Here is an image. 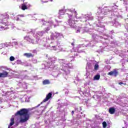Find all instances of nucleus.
I'll return each mask as SVG.
<instances>
[{
    "mask_svg": "<svg viewBox=\"0 0 128 128\" xmlns=\"http://www.w3.org/2000/svg\"><path fill=\"white\" fill-rule=\"evenodd\" d=\"M124 83H122V82H120L118 83V84H120V85H122V84H123Z\"/></svg>",
    "mask_w": 128,
    "mask_h": 128,
    "instance_id": "412c9836",
    "label": "nucleus"
},
{
    "mask_svg": "<svg viewBox=\"0 0 128 128\" xmlns=\"http://www.w3.org/2000/svg\"><path fill=\"white\" fill-rule=\"evenodd\" d=\"M99 67L100 66H98V64H96L94 66V70H98Z\"/></svg>",
    "mask_w": 128,
    "mask_h": 128,
    "instance_id": "f8f14e48",
    "label": "nucleus"
},
{
    "mask_svg": "<svg viewBox=\"0 0 128 128\" xmlns=\"http://www.w3.org/2000/svg\"><path fill=\"white\" fill-rule=\"evenodd\" d=\"M10 62H14V60H16V58H14V57L12 56H11L10 58Z\"/></svg>",
    "mask_w": 128,
    "mask_h": 128,
    "instance_id": "2eb2a0df",
    "label": "nucleus"
},
{
    "mask_svg": "<svg viewBox=\"0 0 128 128\" xmlns=\"http://www.w3.org/2000/svg\"><path fill=\"white\" fill-rule=\"evenodd\" d=\"M115 77L118 76V72L116 70L114 69L113 71H111L108 73V76H114Z\"/></svg>",
    "mask_w": 128,
    "mask_h": 128,
    "instance_id": "f03ea898",
    "label": "nucleus"
},
{
    "mask_svg": "<svg viewBox=\"0 0 128 128\" xmlns=\"http://www.w3.org/2000/svg\"><path fill=\"white\" fill-rule=\"evenodd\" d=\"M24 56H26V58H34V54H33L32 53H24Z\"/></svg>",
    "mask_w": 128,
    "mask_h": 128,
    "instance_id": "0eeeda50",
    "label": "nucleus"
},
{
    "mask_svg": "<svg viewBox=\"0 0 128 128\" xmlns=\"http://www.w3.org/2000/svg\"><path fill=\"white\" fill-rule=\"evenodd\" d=\"M108 112L110 114H114L116 112V109L114 108H110Z\"/></svg>",
    "mask_w": 128,
    "mask_h": 128,
    "instance_id": "6e6552de",
    "label": "nucleus"
},
{
    "mask_svg": "<svg viewBox=\"0 0 128 128\" xmlns=\"http://www.w3.org/2000/svg\"><path fill=\"white\" fill-rule=\"evenodd\" d=\"M54 36L55 38H58L57 36Z\"/></svg>",
    "mask_w": 128,
    "mask_h": 128,
    "instance_id": "5701e85b",
    "label": "nucleus"
},
{
    "mask_svg": "<svg viewBox=\"0 0 128 128\" xmlns=\"http://www.w3.org/2000/svg\"><path fill=\"white\" fill-rule=\"evenodd\" d=\"M76 22H78V21L74 20V18H72H72L69 19L68 20L69 26H74L76 24Z\"/></svg>",
    "mask_w": 128,
    "mask_h": 128,
    "instance_id": "20e7f679",
    "label": "nucleus"
},
{
    "mask_svg": "<svg viewBox=\"0 0 128 128\" xmlns=\"http://www.w3.org/2000/svg\"><path fill=\"white\" fill-rule=\"evenodd\" d=\"M50 30V27H47L46 28L45 32H48V30Z\"/></svg>",
    "mask_w": 128,
    "mask_h": 128,
    "instance_id": "dca6fc26",
    "label": "nucleus"
},
{
    "mask_svg": "<svg viewBox=\"0 0 128 128\" xmlns=\"http://www.w3.org/2000/svg\"><path fill=\"white\" fill-rule=\"evenodd\" d=\"M16 20H17V22H18V20H20V17H18V16L16 17Z\"/></svg>",
    "mask_w": 128,
    "mask_h": 128,
    "instance_id": "a211bd4d",
    "label": "nucleus"
},
{
    "mask_svg": "<svg viewBox=\"0 0 128 128\" xmlns=\"http://www.w3.org/2000/svg\"><path fill=\"white\" fill-rule=\"evenodd\" d=\"M50 2H52V0H50Z\"/></svg>",
    "mask_w": 128,
    "mask_h": 128,
    "instance_id": "393cba45",
    "label": "nucleus"
},
{
    "mask_svg": "<svg viewBox=\"0 0 128 128\" xmlns=\"http://www.w3.org/2000/svg\"><path fill=\"white\" fill-rule=\"evenodd\" d=\"M8 73L6 71L3 72L2 73H0V78H8Z\"/></svg>",
    "mask_w": 128,
    "mask_h": 128,
    "instance_id": "39448f33",
    "label": "nucleus"
},
{
    "mask_svg": "<svg viewBox=\"0 0 128 128\" xmlns=\"http://www.w3.org/2000/svg\"><path fill=\"white\" fill-rule=\"evenodd\" d=\"M28 2H24L22 4V10H28Z\"/></svg>",
    "mask_w": 128,
    "mask_h": 128,
    "instance_id": "423d86ee",
    "label": "nucleus"
},
{
    "mask_svg": "<svg viewBox=\"0 0 128 128\" xmlns=\"http://www.w3.org/2000/svg\"><path fill=\"white\" fill-rule=\"evenodd\" d=\"M24 0H22V2H24Z\"/></svg>",
    "mask_w": 128,
    "mask_h": 128,
    "instance_id": "4be33fe9",
    "label": "nucleus"
},
{
    "mask_svg": "<svg viewBox=\"0 0 128 128\" xmlns=\"http://www.w3.org/2000/svg\"><path fill=\"white\" fill-rule=\"evenodd\" d=\"M50 60L51 62H52V64H54V62L56 60V58H50Z\"/></svg>",
    "mask_w": 128,
    "mask_h": 128,
    "instance_id": "4468645a",
    "label": "nucleus"
},
{
    "mask_svg": "<svg viewBox=\"0 0 128 128\" xmlns=\"http://www.w3.org/2000/svg\"><path fill=\"white\" fill-rule=\"evenodd\" d=\"M41 104H42V102H41Z\"/></svg>",
    "mask_w": 128,
    "mask_h": 128,
    "instance_id": "bb28decb",
    "label": "nucleus"
},
{
    "mask_svg": "<svg viewBox=\"0 0 128 128\" xmlns=\"http://www.w3.org/2000/svg\"><path fill=\"white\" fill-rule=\"evenodd\" d=\"M15 116H20V122L24 124L28 120H30V114H28V110L26 108H22L18 111Z\"/></svg>",
    "mask_w": 128,
    "mask_h": 128,
    "instance_id": "f257e3e1",
    "label": "nucleus"
},
{
    "mask_svg": "<svg viewBox=\"0 0 128 128\" xmlns=\"http://www.w3.org/2000/svg\"><path fill=\"white\" fill-rule=\"evenodd\" d=\"M7 26L5 25L4 26H0V30H6L8 28H6Z\"/></svg>",
    "mask_w": 128,
    "mask_h": 128,
    "instance_id": "9d476101",
    "label": "nucleus"
},
{
    "mask_svg": "<svg viewBox=\"0 0 128 128\" xmlns=\"http://www.w3.org/2000/svg\"><path fill=\"white\" fill-rule=\"evenodd\" d=\"M52 92H49L46 96V98L43 100L42 102H48L50 98H52Z\"/></svg>",
    "mask_w": 128,
    "mask_h": 128,
    "instance_id": "7ed1b4c3",
    "label": "nucleus"
},
{
    "mask_svg": "<svg viewBox=\"0 0 128 128\" xmlns=\"http://www.w3.org/2000/svg\"><path fill=\"white\" fill-rule=\"evenodd\" d=\"M40 2H42V4H44V2H48V0L44 1L43 0H40Z\"/></svg>",
    "mask_w": 128,
    "mask_h": 128,
    "instance_id": "f3484780",
    "label": "nucleus"
},
{
    "mask_svg": "<svg viewBox=\"0 0 128 128\" xmlns=\"http://www.w3.org/2000/svg\"><path fill=\"white\" fill-rule=\"evenodd\" d=\"M18 16H20V18H24V14L18 15Z\"/></svg>",
    "mask_w": 128,
    "mask_h": 128,
    "instance_id": "6ab92c4d",
    "label": "nucleus"
},
{
    "mask_svg": "<svg viewBox=\"0 0 128 128\" xmlns=\"http://www.w3.org/2000/svg\"><path fill=\"white\" fill-rule=\"evenodd\" d=\"M108 126V124H106V122H102V126L104 128H106V126Z\"/></svg>",
    "mask_w": 128,
    "mask_h": 128,
    "instance_id": "ddd939ff",
    "label": "nucleus"
},
{
    "mask_svg": "<svg viewBox=\"0 0 128 128\" xmlns=\"http://www.w3.org/2000/svg\"><path fill=\"white\" fill-rule=\"evenodd\" d=\"M43 84H50V80H45L42 82Z\"/></svg>",
    "mask_w": 128,
    "mask_h": 128,
    "instance_id": "1a4fd4ad",
    "label": "nucleus"
},
{
    "mask_svg": "<svg viewBox=\"0 0 128 128\" xmlns=\"http://www.w3.org/2000/svg\"><path fill=\"white\" fill-rule=\"evenodd\" d=\"M72 115L74 116V111L72 110Z\"/></svg>",
    "mask_w": 128,
    "mask_h": 128,
    "instance_id": "aec40b11",
    "label": "nucleus"
},
{
    "mask_svg": "<svg viewBox=\"0 0 128 128\" xmlns=\"http://www.w3.org/2000/svg\"><path fill=\"white\" fill-rule=\"evenodd\" d=\"M72 46H74V43H72Z\"/></svg>",
    "mask_w": 128,
    "mask_h": 128,
    "instance_id": "b1692460",
    "label": "nucleus"
},
{
    "mask_svg": "<svg viewBox=\"0 0 128 128\" xmlns=\"http://www.w3.org/2000/svg\"><path fill=\"white\" fill-rule=\"evenodd\" d=\"M100 74H97L94 76V80H100Z\"/></svg>",
    "mask_w": 128,
    "mask_h": 128,
    "instance_id": "9b49d317",
    "label": "nucleus"
},
{
    "mask_svg": "<svg viewBox=\"0 0 128 128\" xmlns=\"http://www.w3.org/2000/svg\"><path fill=\"white\" fill-rule=\"evenodd\" d=\"M75 14H76V12L75 11Z\"/></svg>",
    "mask_w": 128,
    "mask_h": 128,
    "instance_id": "a878e982",
    "label": "nucleus"
}]
</instances>
